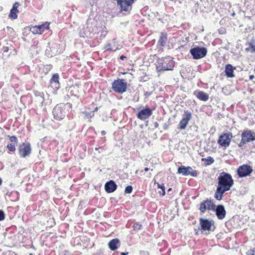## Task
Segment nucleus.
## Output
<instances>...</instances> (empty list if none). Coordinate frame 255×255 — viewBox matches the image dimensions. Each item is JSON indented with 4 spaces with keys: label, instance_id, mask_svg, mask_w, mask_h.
I'll use <instances>...</instances> for the list:
<instances>
[{
    "label": "nucleus",
    "instance_id": "obj_1",
    "mask_svg": "<svg viewBox=\"0 0 255 255\" xmlns=\"http://www.w3.org/2000/svg\"><path fill=\"white\" fill-rule=\"evenodd\" d=\"M234 185V180L231 175L225 172L220 173L218 177V186L214 194L215 198L220 201L224 194L230 190Z\"/></svg>",
    "mask_w": 255,
    "mask_h": 255
},
{
    "label": "nucleus",
    "instance_id": "obj_2",
    "mask_svg": "<svg viewBox=\"0 0 255 255\" xmlns=\"http://www.w3.org/2000/svg\"><path fill=\"white\" fill-rule=\"evenodd\" d=\"M157 71L172 70L175 62L172 57L167 56L165 57L158 58L155 62Z\"/></svg>",
    "mask_w": 255,
    "mask_h": 255
},
{
    "label": "nucleus",
    "instance_id": "obj_3",
    "mask_svg": "<svg viewBox=\"0 0 255 255\" xmlns=\"http://www.w3.org/2000/svg\"><path fill=\"white\" fill-rule=\"evenodd\" d=\"M71 108L72 104L69 103L65 105L61 104L57 105L52 111L54 119L57 121H61L64 119L68 112L67 108L71 109Z\"/></svg>",
    "mask_w": 255,
    "mask_h": 255
},
{
    "label": "nucleus",
    "instance_id": "obj_4",
    "mask_svg": "<svg viewBox=\"0 0 255 255\" xmlns=\"http://www.w3.org/2000/svg\"><path fill=\"white\" fill-rule=\"evenodd\" d=\"M112 89L119 94H123L127 91V83L125 79H118L112 83Z\"/></svg>",
    "mask_w": 255,
    "mask_h": 255
},
{
    "label": "nucleus",
    "instance_id": "obj_5",
    "mask_svg": "<svg viewBox=\"0 0 255 255\" xmlns=\"http://www.w3.org/2000/svg\"><path fill=\"white\" fill-rule=\"evenodd\" d=\"M242 139L238 144L240 147H242L247 142L255 140V132L251 130H244L241 135Z\"/></svg>",
    "mask_w": 255,
    "mask_h": 255
},
{
    "label": "nucleus",
    "instance_id": "obj_6",
    "mask_svg": "<svg viewBox=\"0 0 255 255\" xmlns=\"http://www.w3.org/2000/svg\"><path fill=\"white\" fill-rule=\"evenodd\" d=\"M189 53L194 59H200L206 56L207 49L205 47L196 46L191 48Z\"/></svg>",
    "mask_w": 255,
    "mask_h": 255
},
{
    "label": "nucleus",
    "instance_id": "obj_7",
    "mask_svg": "<svg viewBox=\"0 0 255 255\" xmlns=\"http://www.w3.org/2000/svg\"><path fill=\"white\" fill-rule=\"evenodd\" d=\"M18 152L20 157H25L28 156L31 152L30 144L29 142H22L19 144L18 148Z\"/></svg>",
    "mask_w": 255,
    "mask_h": 255
},
{
    "label": "nucleus",
    "instance_id": "obj_8",
    "mask_svg": "<svg viewBox=\"0 0 255 255\" xmlns=\"http://www.w3.org/2000/svg\"><path fill=\"white\" fill-rule=\"evenodd\" d=\"M253 171V168L251 165L243 164L238 168L237 174L239 177H245L250 175Z\"/></svg>",
    "mask_w": 255,
    "mask_h": 255
},
{
    "label": "nucleus",
    "instance_id": "obj_9",
    "mask_svg": "<svg viewBox=\"0 0 255 255\" xmlns=\"http://www.w3.org/2000/svg\"><path fill=\"white\" fill-rule=\"evenodd\" d=\"M178 174H182L184 176L191 175L192 177H196L198 175L197 171L194 170L190 166L181 165L178 168Z\"/></svg>",
    "mask_w": 255,
    "mask_h": 255
},
{
    "label": "nucleus",
    "instance_id": "obj_10",
    "mask_svg": "<svg viewBox=\"0 0 255 255\" xmlns=\"http://www.w3.org/2000/svg\"><path fill=\"white\" fill-rule=\"evenodd\" d=\"M192 118L191 113L187 110L184 111V114L183 115V117L181 120L179 122L178 124V128L181 129H184L186 128L189 121Z\"/></svg>",
    "mask_w": 255,
    "mask_h": 255
},
{
    "label": "nucleus",
    "instance_id": "obj_11",
    "mask_svg": "<svg viewBox=\"0 0 255 255\" xmlns=\"http://www.w3.org/2000/svg\"><path fill=\"white\" fill-rule=\"evenodd\" d=\"M212 208H213L214 209H212V210L215 212L217 218L219 220L223 219L226 215V211L224 206L222 204L216 206L214 204Z\"/></svg>",
    "mask_w": 255,
    "mask_h": 255
},
{
    "label": "nucleus",
    "instance_id": "obj_12",
    "mask_svg": "<svg viewBox=\"0 0 255 255\" xmlns=\"http://www.w3.org/2000/svg\"><path fill=\"white\" fill-rule=\"evenodd\" d=\"M232 133L229 132L221 135L218 140V143L222 146L228 147L230 143L232 138Z\"/></svg>",
    "mask_w": 255,
    "mask_h": 255
},
{
    "label": "nucleus",
    "instance_id": "obj_13",
    "mask_svg": "<svg viewBox=\"0 0 255 255\" xmlns=\"http://www.w3.org/2000/svg\"><path fill=\"white\" fill-rule=\"evenodd\" d=\"M201 229L203 231H212V227L214 224L213 220H209L202 218L199 219Z\"/></svg>",
    "mask_w": 255,
    "mask_h": 255
},
{
    "label": "nucleus",
    "instance_id": "obj_14",
    "mask_svg": "<svg viewBox=\"0 0 255 255\" xmlns=\"http://www.w3.org/2000/svg\"><path fill=\"white\" fill-rule=\"evenodd\" d=\"M152 114V111L149 108H146L145 109L140 110L137 114L136 117L138 119L141 120H144L148 118L151 116Z\"/></svg>",
    "mask_w": 255,
    "mask_h": 255
},
{
    "label": "nucleus",
    "instance_id": "obj_15",
    "mask_svg": "<svg viewBox=\"0 0 255 255\" xmlns=\"http://www.w3.org/2000/svg\"><path fill=\"white\" fill-rule=\"evenodd\" d=\"M214 203L211 200L207 199L201 202L200 205L199 210L201 213H205L206 209L212 210Z\"/></svg>",
    "mask_w": 255,
    "mask_h": 255
},
{
    "label": "nucleus",
    "instance_id": "obj_16",
    "mask_svg": "<svg viewBox=\"0 0 255 255\" xmlns=\"http://www.w3.org/2000/svg\"><path fill=\"white\" fill-rule=\"evenodd\" d=\"M98 34H99V32H97L96 31H94L93 30L91 32L88 27L83 28L81 29L79 31L80 36L83 38H92L95 37V35Z\"/></svg>",
    "mask_w": 255,
    "mask_h": 255
},
{
    "label": "nucleus",
    "instance_id": "obj_17",
    "mask_svg": "<svg viewBox=\"0 0 255 255\" xmlns=\"http://www.w3.org/2000/svg\"><path fill=\"white\" fill-rule=\"evenodd\" d=\"M167 41V33L165 32H161L160 36L156 45L157 49L162 50L163 48L165 46Z\"/></svg>",
    "mask_w": 255,
    "mask_h": 255
},
{
    "label": "nucleus",
    "instance_id": "obj_18",
    "mask_svg": "<svg viewBox=\"0 0 255 255\" xmlns=\"http://www.w3.org/2000/svg\"><path fill=\"white\" fill-rule=\"evenodd\" d=\"M117 188V185L112 180L107 182L105 185V189L107 193H111L114 192Z\"/></svg>",
    "mask_w": 255,
    "mask_h": 255
},
{
    "label": "nucleus",
    "instance_id": "obj_19",
    "mask_svg": "<svg viewBox=\"0 0 255 255\" xmlns=\"http://www.w3.org/2000/svg\"><path fill=\"white\" fill-rule=\"evenodd\" d=\"M49 23L47 22L40 25H36L33 29L36 28V31H32L34 34H41L45 29H49Z\"/></svg>",
    "mask_w": 255,
    "mask_h": 255
},
{
    "label": "nucleus",
    "instance_id": "obj_20",
    "mask_svg": "<svg viewBox=\"0 0 255 255\" xmlns=\"http://www.w3.org/2000/svg\"><path fill=\"white\" fill-rule=\"evenodd\" d=\"M20 5V3L18 2H15L13 3L12 8L10 11L9 17L12 19H16L17 17V13L19 12L17 9L18 7Z\"/></svg>",
    "mask_w": 255,
    "mask_h": 255
},
{
    "label": "nucleus",
    "instance_id": "obj_21",
    "mask_svg": "<svg viewBox=\"0 0 255 255\" xmlns=\"http://www.w3.org/2000/svg\"><path fill=\"white\" fill-rule=\"evenodd\" d=\"M194 95L201 101H207L209 99V95L202 91H195Z\"/></svg>",
    "mask_w": 255,
    "mask_h": 255
},
{
    "label": "nucleus",
    "instance_id": "obj_22",
    "mask_svg": "<svg viewBox=\"0 0 255 255\" xmlns=\"http://www.w3.org/2000/svg\"><path fill=\"white\" fill-rule=\"evenodd\" d=\"M120 246V242L118 238L112 239L108 243V247L112 251H115Z\"/></svg>",
    "mask_w": 255,
    "mask_h": 255
},
{
    "label": "nucleus",
    "instance_id": "obj_23",
    "mask_svg": "<svg viewBox=\"0 0 255 255\" xmlns=\"http://www.w3.org/2000/svg\"><path fill=\"white\" fill-rule=\"evenodd\" d=\"M236 69L231 64H228L226 66L225 72L227 77L233 78L235 76L234 70Z\"/></svg>",
    "mask_w": 255,
    "mask_h": 255
},
{
    "label": "nucleus",
    "instance_id": "obj_24",
    "mask_svg": "<svg viewBox=\"0 0 255 255\" xmlns=\"http://www.w3.org/2000/svg\"><path fill=\"white\" fill-rule=\"evenodd\" d=\"M59 79V74L58 73H55L53 75L52 77L50 80V83L51 84H55V88L57 89L60 87Z\"/></svg>",
    "mask_w": 255,
    "mask_h": 255
},
{
    "label": "nucleus",
    "instance_id": "obj_25",
    "mask_svg": "<svg viewBox=\"0 0 255 255\" xmlns=\"http://www.w3.org/2000/svg\"><path fill=\"white\" fill-rule=\"evenodd\" d=\"M67 117L68 118L69 121L67 124V128L68 130H71L75 127L76 124L75 122L71 120V119L73 118L72 116H68Z\"/></svg>",
    "mask_w": 255,
    "mask_h": 255
},
{
    "label": "nucleus",
    "instance_id": "obj_26",
    "mask_svg": "<svg viewBox=\"0 0 255 255\" xmlns=\"http://www.w3.org/2000/svg\"><path fill=\"white\" fill-rule=\"evenodd\" d=\"M202 161H206V165H211L214 162V159L211 156H208L207 158H204L202 159Z\"/></svg>",
    "mask_w": 255,
    "mask_h": 255
},
{
    "label": "nucleus",
    "instance_id": "obj_27",
    "mask_svg": "<svg viewBox=\"0 0 255 255\" xmlns=\"http://www.w3.org/2000/svg\"><path fill=\"white\" fill-rule=\"evenodd\" d=\"M157 186L158 188H161L162 192H159L160 195L161 196H164L165 194V188L164 184H159L158 183H157Z\"/></svg>",
    "mask_w": 255,
    "mask_h": 255
},
{
    "label": "nucleus",
    "instance_id": "obj_28",
    "mask_svg": "<svg viewBox=\"0 0 255 255\" xmlns=\"http://www.w3.org/2000/svg\"><path fill=\"white\" fill-rule=\"evenodd\" d=\"M132 227L134 230H139L141 229L142 225L139 222H136L133 224Z\"/></svg>",
    "mask_w": 255,
    "mask_h": 255
},
{
    "label": "nucleus",
    "instance_id": "obj_29",
    "mask_svg": "<svg viewBox=\"0 0 255 255\" xmlns=\"http://www.w3.org/2000/svg\"><path fill=\"white\" fill-rule=\"evenodd\" d=\"M15 143H11L7 145V149L11 151H14L15 150Z\"/></svg>",
    "mask_w": 255,
    "mask_h": 255
},
{
    "label": "nucleus",
    "instance_id": "obj_30",
    "mask_svg": "<svg viewBox=\"0 0 255 255\" xmlns=\"http://www.w3.org/2000/svg\"><path fill=\"white\" fill-rule=\"evenodd\" d=\"M133 188L132 186L131 185H128L127 186L125 190V194H130L132 191Z\"/></svg>",
    "mask_w": 255,
    "mask_h": 255
},
{
    "label": "nucleus",
    "instance_id": "obj_31",
    "mask_svg": "<svg viewBox=\"0 0 255 255\" xmlns=\"http://www.w3.org/2000/svg\"><path fill=\"white\" fill-rule=\"evenodd\" d=\"M100 39H102L106 37L108 33V31L106 30H101L100 31Z\"/></svg>",
    "mask_w": 255,
    "mask_h": 255
},
{
    "label": "nucleus",
    "instance_id": "obj_32",
    "mask_svg": "<svg viewBox=\"0 0 255 255\" xmlns=\"http://www.w3.org/2000/svg\"><path fill=\"white\" fill-rule=\"evenodd\" d=\"M9 140L11 142H14L13 143H17V138L14 136H9Z\"/></svg>",
    "mask_w": 255,
    "mask_h": 255
},
{
    "label": "nucleus",
    "instance_id": "obj_33",
    "mask_svg": "<svg viewBox=\"0 0 255 255\" xmlns=\"http://www.w3.org/2000/svg\"><path fill=\"white\" fill-rule=\"evenodd\" d=\"M112 44L110 43H107L105 46L104 49L107 51H112Z\"/></svg>",
    "mask_w": 255,
    "mask_h": 255
},
{
    "label": "nucleus",
    "instance_id": "obj_34",
    "mask_svg": "<svg viewBox=\"0 0 255 255\" xmlns=\"http://www.w3.org/2000/svg\"><path fill=\"white\" fill-rule=\"evenodd\" d=\"M250 47L251 48L252 51L255 52V41L250 43Z\"/></svg>",
    "mask_w": 255,
    "mask_h": 255
},
{
    "label": "nucleus",
    "instance_id": "obj_35",
    "mask_svg": "<svg viewBox=\"0 0 255 255\" xmlns=\"http://www.w3.org/2000/svg\"><path fill=\"white\" fill-rule=\"evenodd\" d=\"M5 218V214L4 212L0 210V221L3 220Z\"/></svg>",
    "mask_w": 255,
    "mask_h": 255
},
{
    "label": "nucleus",
    "instance_id": "obj_36",
    "mask_svg": "<svg viewBox=\"0 0 255 255\" xmlns=\"http://www.w3.org/2000/svg\"><path fill=\"white\" fill-rule=\"evenodd\" d=\"M105 149V146H101L98 147H96L95 150H98L99 153L102 152L103 150H104Z\"/></svg>",
    "mask_w": 255,
    "mask_h": 255
},
{
    "label": "nucleus",
    "instance_id": "obj_37",
    "mask_svg": "<svg viewBox=\"0 0 255 255\" xmlns=\"http://www.w3.org/2000/svg\"><path fill=\"white\" fill-rule=\"evenodd\" d=\"M247 255H255V250H250L247 253Z\"/></svg>",
    "mask_w": 255,
    "mask_h": 255
},
{
    "label": "nucleus",
    "instance_id": "obj_38",
    "mask_svg": "<svg viewBox=\"0 0 255 255\" xmlns=\"http://www.w3.org/2000/svg\"><path fill=\"white\" fill-rule=\"evenodd\" d=\"M70 255L69 253L66 250L61 251L59 253V255Z\"/></svg>",
    "mask_w": 255,
    "mask_h": 255
},
{
    "label": "nucleus",
    "instance_id": "obj_39",
    "mask_svg": "<svg viewBox=\"0 0 255 255\" xmlns=\"http://www.w3.org/2000/svg\"><path fill=\"white\" fill-rule=\"evenodd\" d=\"M52 68V66L51 65H46L45 66V69L46 70V73L50 71Z\"/></svg>",
    "mask_w": 255,
    "mask_h": 255
},
{
    "label": "nucleus",
    "instance_id": "obj_40",
    "mask_svg": "<svg viewBox=\"0 0 255 255\" xmlns=\"http://www.w3.org/2000/svg\"><path fill=\"white\" fill-rule=\"evenodd\" d=\"M218 30L220 34H223L226 32V29L223 27L220 28Z\"/></svg>",
    "mask_w": 255,
    "mask_h": 255
},
{
    "label": "nucleus",
    "instance_id": "obj_41",
    "mask_svg": "<svg viewBox=\"0 0 255 255\" xmlns=\"http://www.w3.org/2000/svg\"><path fill=\"white\" fill-rule=\"evenodd\" d=\"M86 116L88 118H91L94 116V114L92 112L90 113H86Z\"/></svg>",
    "mask_w": 255,
    "mask_h": 255
},
{
    "label": "nucleus",
    "instance_id": "obj_42",
    "mask_svg": "<svg viewBox=\"0 0 255 255\" xmlns=\"http://www.w3.org/2000/svg\"><path fill=\"white\" fill-rule=\"evenodd\" d=\"M8 50H9V48L7 46H3L1 49L3 53L7 52L8 51Z\"/></svg>",
    "mask_w": 255,
    "mask_h": 255
},
{
    "label": "nucleus",
    "instance_id": "obj_43",
    "mask_svg": "<svg viewBox=\"0 0 255 255\" xmlns=\"http://www.w3.org/2000/svg\"><path fill=\"white\" fill-rule=\"evenodd\" d=\"M148 252L147 251H141L139 252V255H148Z\"/></svg>",
    "mask_w": 255,
    "mask_h": 255
},
{
    "label": "nucleus",
    "instance_id": "obj_44",
    "mask_svg": "<svg viewBox=\"0 0 255 255\" xmlns=\"http://www.w3.org/2000/svg\"><path fill=\"white\" fill-rule=\"evenodd\" d=\"M151 94V92H145L144 93V96L146 97V98H147L148 97H149V96H150Z\"/></svg>",
    "mask_w": 255,
    "mask_h": 255
},
{
    "label": "nucleus",
    "instance_id": "obj_45",
    "mask_svg": "<svg viewBox=\"0 0 255 255\" xmlns=\"http://www.w3.org/2000/svg\"><path fill=\"white\" fill-rule=\"evenodd\" d=\"M141 78H142V79H141L140 80V81H141L142 80L143 81H144H144H147V80H148V79H149V78H148L147 76H144V77Z\"/></svg>",
    "mask_w": 255,
    "mask_h": 255
},
{
    "label": "nucleus",
    "instance_id": "obj_46",
    "mask_svg": "<svg viewBox=\"0 0 255 255\" xmlns=\"http://www.w3.org/2000/svg\"><path fill=\"white\" fill-rule=\"evenodd\" d=\"M106 139L105 138V137H102L101 138V140H100V143L101 144H103L105 142Z\"/></svg>",
    "mask_w": 255,
    "mask_h": 255
},
{
    "label": "nucleus",
    "instance_id": "obj_47",
    "mask_svg": "<svg viewBox=\"0 0 255 255\" xmlns=\"http://www.w3.org/2000/svg\"><path fill=\"white\" fill-rule=\"evenodd\" d=\"M126 58H127V57H126L125 56L123 55H121V56H120V59H121V60H124L125 59H126Z\"/></svg>",
    "mask_w": 255,
    "mask_h": 255
},
{
    "label": "nucleus",
    "instance_id": "obj_48",
    "mask_svg": "<svg viewBox=\"0 0 255 255\" xmlns=\"http://www.w3.org/2000/svg\"><path fill=\"white\" fill-rule=\"evenodd\" d=\"M154 127L155 128H157V127H158V123H157V122H155V123H154Z\"/></svg>",
    "mask_w": 255,
    "mask_h": 255
},
{
    "label": "nucleus",
    "instance_id": "obj_49",
    "mask_svg": "<svg viewBox=\"0 0 255 255\" xmlns=\"http://www.w3.org/2000/svg\"><path fill=\"white\" fill-rule=\"evenodd\" d=\"M106 133V131L105 130H102L101 131V134L102 135H104Z\"/></svg>",
    "mask_w": 255,
    "mask_h": 255
},
{
    "label": "nucleus",
    "instance_id": "obj_50",
    "mask_svg": "<svg viewBox=\"0 0 255 255\" xmlns=\"http://www.w3.org/2000/svg\"><path fill=\"white\" fill-rule=\"evenodd\" d=\"M253 78H254V76L252 75H250V77H249V79L250 80H252Z\"/></svg>",
    "mask_w": 255,
    "mask_h": 255
},
{
    "label": "nucleus",
    "instance_id": "obj_51",
    "mask_svg": "<svg viewBox=\"0 0 255 255\" xmlns=\"http://www.w3.org/2000/svg\"><path fill=\"white\" fill-rule=\"evenodd\" d=\"M128 254V252H127V253H124V252H123V253H122L121 254V255H127Z\"/></svg>",
    "mask_w": 255,
    "mask_h": 255
},
{
    "label": "nucleus",
    "instance_id": "obj_52",
    "mask_svg": "<svg viewBox=\"0 0 255 255\" xmlns=\"http://www.w3.org/2000/svg\"><path fill=\"white\" fill-rule=\"evenodd\" d=\"M149 170V168L148 167H145L144 169V171H148Z\"/></svg>",
    "mask_w": 255,
    "mask_h": 255
},
{
    "label": "nucleus",
    "instance_id": "obj_53",
    "mask_svg": "<svg viewBox=\"0 0 255 255\" xmlns=\"http://www.w3.org/2000/svg\"><path fill=\"white\" fill-rule=\"evenodd\" d=\"M167 128H168V126L166 124H165L164 126V129H167Z\"/></svg>",
    "mask_w": 255,
    "mask_h": 255
},
{
    "label": "nucleus",
    "instance_id": "obj_54",
    "mask_svg": "<svg viewBox=\"0 0 255 255\" xmlns=\"http://www.w3.org/2000/svg\"><path fill=\"white\" fill-rule=\"evenodd\" d=\"M153 2H158V0H152Z\"/></svg>",
    "mask_w": 255,
    "mask_h": 255
},
{
    "label": "nucleus",
    "instance_id": "obj_55",
    "mask_svg": "<svg viewBox=\"0 0 255 255\" xmlns=\"http://www.w3.org/2000/svg\"><path fill=\"white\" fill-rule=\"evenodd\" d=\"M48 50L47 49H46V51H45V52H46V54H48V53H49V52H48Z\"/></svg>",
    "mask_w": 255,
    "mask_h": 255
},
{
    "label": "nucleus",
    "instance_id": "obj_56",
    "mask_svg": "<svg viewBox=\"0 0 255 255\" xmlns=\"http://www.w3.org/2000/svg\"><path fill=\"white\" fill-rule=\"evenodd\" d=\"M48 50L47 49H46V51H45V52H46V54H48V53H49V52H48Z\"/></svg>",
    "mask_w": 255,
    "mask_h": 255
},
{
    "label": "nucleus",
    "instance_id": "obj_57",
    "mask_svg": "<svg viewBox=\"0 0 255 255\" xmlns=\"http://www.w3.org/2000/svg\"><path fill=\"white\" fill-rule=\"evenodd\" d=\"M2 184V180L0 178V185H1Z\"/></svg>",
    "mask_w": 255,
    "mask_h": 255
},
{
    "label": "nucleus",
    "instance_id": "obj_58",
    "mask_svg": "<svg viewBox=\"0 0 255 255\" xmlns=\"http://www.w3.org/2000/svg\"><path fill=\"white\" fill-rule=\"evenodd\" d=\"M116 39V38H114V39L113 40V41L114 42H115Z\"/></svg>",
    "mask_w": 255,
    "mask_h": 255
},
{
    "label": "nucleus",
    "instance_id": "obj_59",
    "mask_svg": "<svg viewBox=\"0 0 255 255\" xmlns=\"http://www.w3.org/2000/svg\"><path fill=\"white\" fill-rule=\"evenodd\" d=\"M118 49H119L118 48H116L115 50H114V51H116V50H118Z\"/></svg>",
    "mask_w": 255,
    "mask_h": 255
},
{
    "label": "nucleus",
    "instance_id": "obj_60",
    "mask_svg": "<svg viewBox=\"0 0 255 255\" xmlns=\"http://www.w3.org/2000/svg\"><path fill=\"white\" fill-rule=\"evenodd\" d=\"M33 31H36V28H35L34 29L33 28Z\"/></svg>",
    "mask_w": 255,
    "mask_h": 255
},
{
    "label": "nucleus",
    "instance_id": "obj_61",
    "mask_svg": "<svg viewBox=\"0 0 255 255\" xmlns=\"http://www.w3.org/2000/svg\"><path fill=\"white\" fill-rule=\"evenodd\" d=\"M235 14V13H232V16H234Z\"/></svg>",
    "mask_w": 255,
    "mask_h": 255
},
{
    "label": "nucleus",
    "instance_id": "obj_62",
    "mask_svg": "<svg viewBox=\"0 0 255 255\" xmlns=\"http://www.w3.org/2000/svg\"><path fill=\"white\" fill-rule=\"evenodd\" d=\"M29 255H33V254L30 253V254H29Z\"/></svg>",
    "mask_w": 255,
    "mask_h": 255
},
{
    "label": "nucleus",
    "instance_id": "obj_63",
    "mask_svg": "<svg viewBox=\"0 0 255 255\" xmlns=\"http://www.w3.org/2000/svg\"><path fill=\"white\" fill-rule=\"evenodd\" d=\"M96 111L98 110V108L97 107L95 109Z\"/></svg>",
    "mask_w": 255,
    "mask_h": 255
},
{
    "label": "nucleus",
    "instance_id": "obj_64",
    "mask_svg": "<svg viewBox=\"0 0 255 255\" xmlns=\"http://www.w3.org/2000/svg\"><path fill=\"white\" fill-rule=\"evenodd\" d=\"M171 190V188H169V189H168V191H170Z\"/></svg>",
    "mask_w": 255,
    "mask_h": 255
}]
</instances>
